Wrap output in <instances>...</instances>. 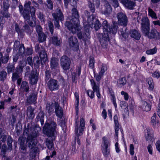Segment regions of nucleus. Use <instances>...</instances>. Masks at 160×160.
<instances>
[{
	"instance_id": "nucleus-45",
	"label": "nucleus",
	"mask_w": 160,
	"mask_h": 160,
	"mask_svg": "<svg viewBox=\"0 0 160 160\" xmlns=\"http://www.w3.org/2000/svg\"><path fill=\"white\" fill-rule=\"evenodd\" d=\"M148 15L151 17L152 18L155 19L157 18L156 13L150 8H148Z\"/></svg>"
},
{
	"instance_id": "nucleus-53",
	"label": "nucleus",
	"mask_w": 160,
	"mask_h": 160,
	"mask_svg": "<svg viewBox=\"0 0 160 160\" xmlns=\"http://www.w3.org/2000/svg\"><path fill=\"white\" fill-rule=\"evenodd\" d=\"M20 74V73L16 71L14 72L12 74V81L14 82L17 79L20 78L19 75V74Z\"/></svg>"
},
{
	"instance_id": "nucleus-43",
	"label": "nucleus",
	"mask_w": 160,
	"mask_h": 160,
	"mask_svg": "<svg viewBox=\"0 0 160 160\" xmlns=\"http://www.w3.org/2000/svg\"><path fill=\"white\" fill-rule=\"evenodd\" d=\"M128 107V104L127 103L124 101L122 102V104H121V107L124 110L125 114H129V112Z\"/></svg>"
},
{
	"instance_id": "nucleus-17",
	"label": "nucleus",
	"mask_w": 160,
	"mask_h": 160,
	"mask_svg": "<svg viewBox=\"0 0 160 160\" xmlns=\"http://www.w3.org/2000/svg\"><path fill=\"white\" fill-rule=\"evenodd\" d=\"M118 25L115 22H113L112 24L108 28V33L115 35L117 32Z\"/></svg>"
},
{
	"instance_id": "nucleus-62",
	"label": "nucleus",
	"mask_w": 160,
	"mask_h": 160,
	"mask_svg": "<svg viewBox=\"0 0 160 160\" xmlns=\"http://www.w3.org/2000/svg\"><path fill=\"white\" fill-rule=\"evenodd\" d=\"M36 9L34 6L31 7L29 10V12H30L32 18H34L35 17V12Z\"/></svg>"
},
{
	"instance_id": "nucleus-37",
	"label": "nucleus",
	"mask_w": 160,
	"mask_h": 160,
	"mask_svg": "<svg viewBox=\"0 0 160 160\" xmlns=\"http://www.w3.org/2000/svg\"><path fill=\"white\" fill-rule=\"evenodd\" d=\"M20 13L21 15L23 16L25 20L24 22L26 21H28L30 19V12L29 10H24Z\"/></svg>"
},
{
	"instance_id": "nucleus-2",
	"label": "nucleus",
	"mask_w": 160,
	"mask_h": 160,
	"mask_svg": "<svg viewBox=\"0 0 160 160\" xmlns=\"http://www.w3.org/2000/svg\"><path fill=\"white\" fill-rule=\"evenodd\" d=\"M103 27V34H100L99 37H101L100 39V42L101 45L104 48L107 47L108 43L110 41V38L108 34V30L110 25L108 24L106 20H104L102 23Z\"/></svg>"
},
{
	"instance_id": "nucleus-10",
	"label": "nucleus",
	"mask_w": 160,
	"mask_h": 160,
	"mask_svg": "<svg viewBox=\"0 0 160 160\" xmlns=\"http://www.w3.org/2000/svg\"><path fill=\"white\" fill-rule=\"evenodd\" d=\"M38 74L36 69H32L29 77L30 83L32 85L36 84L38 81Z\"/></svg>"
},
{
	"instance_id": "nucleus-64",
	"label": "nucleus",
	"mask_w": 160,
	"mask_h": 160,
	"mask_svg": "<svg viewBox=\"0 0 160 160\" xmlns=\"http://www.w3.org/2000/svg\"><path fill=\"white\" fill-rule=\"evenodd\" d=\"M47 3V6L48 8L50 10H52L53 8V3L51 0H46Z\"/></svg>"
},
{
	"instance_id": "nucleus-26",
	"label": "nucleus",
	"mask_w": 160,
	"mask_h": 160,
	"mask_svg": "<svg viewBox=\"0 0 160 160\" xmlns=\"http://www.w3.org/2000/svg\"><path fill=\"white\" fill-rule=\"evenodd\" d=\"M44 113L43 111H41L39 112L37 116L36 121L38 122L40 121L41 124L42 125L44 124Z\"/></svg>"
},
{
	"instance_id": "nucleus-21",
	"label": "nucleus",
	"mask_w": 160,
	"mask_h": 160,
	"mask_svg": "<svg viewBox=\"0 0 160 160\" xmlns=\"http://www.w3.org/2000/svg\"><path fill=\"white\" fill-rule=\"evenodd\" d=\"M104 2L105 9L103 14L106 15H108L112 12V8L108 1L105 0Z\"/></svg>"
},
{
	"instance_id": "nucleus-36",
	"label": "nucleus",
	"mask_w": 160,
	"mask_h": 160,
	"mask_svg": "<svg viewBox=\"0 0 160 160\" xmlns=\"http://www.w3.org/2000/svg\"><path fill=\"white\" fill-rule=\"evenodd\" d=\"M68 41L70 47H72L75 46L78 42V40L76 37L72 36L69 38Z\"/></svg>"
},
{
	"instance_id": "nucleus-63",
	"label": "nucleus",
	"mask_w": 160,
	"mask_h": 160,
	"mask_svg": "<svg viewBox=\"0 0 160 160\" xmlns=\"http://www.w3.org/2000/svg\"><path fill=\"white\" fill-rule=\"evenodd\" d=\"M48 25L49 27L50 31L51 34L53 33L54 27L51 21H49L48 22Z\"/></svg>"
},
{
	"instance_id": "nucleus-3",
	"label": "nucleus",
	"mask_w": 160,
	"mask_h": 160,
	"mask_svg": "<svg viewBox=\"0 0 160 160\" xmlns=\"http://www.w3.org/2000/svg\"><path fill=\"white\" fill-rule=\"evenodd\" d=\"M85 121L83 118H80V124L79 125V122L76 120L75 122V133L76 134V137H75V141L77 142L78 144H80V141L79 137L81 135L83 131L85 125Z\"/></svg>"
},
{
	"instance_id": "nucleus-48",
	"label": "nucleus",
	"mask_w": 160,
	"mask_h": 160,
	"mask_svg": "<svg viewBox=\"0 0 160 160\" xmlns=\"http://www.w3.org/2000/svg\"><path fill=\"white\" fill-rule=\"evenodd\" d=\"M23 28L24 30L29 35H31V33L33 31L32 29H30L29 25L27 24H25L24 26H23Z\"/></svg>"
},
{
	"instance_id": "nucleus-8",
	"label": "nucleus",
	"mask_w": 160,
	"mask_h": 160,
	"mask_svg": "<svg viewBox=\"0 0 160 160\" xmlns=\"http://www.w3.org/2000/svg\"><path fill=\"white\" fill-rule=\"evenodd\" d=\"M141 24L142 32L147 33L148 31H149V21L147 17H144L142 18L141 20Z\"/></svg>"
},
{
	"instance_id": "nucleus-52",
	"label": "nucleus",
	"mask_w": 160,
	"mask_h": 160,
	"mask_svg": "<svg viewBox=\"0 0 160 160\" xmlns=\"http://www.w3.org/2000/svg\"><path fill=\"white\" fill-rule=\"evenodd\" d=\"M12 139L10 136H8L7 139V145L8 146V149L10 150L12 149Z\"/></svg>"
},
{
	"instance_id": "nucleus-5",
	"label": "nucleus",
	"mask_w": 160,
	"mask_h": 160,
	"mask_svg": "<svg viewBox=\"0 0 160 160\" xmlns=\"http://www.w3.org/2000/svg\"><path fill=\"white\" fill-rule=\"evenodd\" d=\"M35 51L38 53L41 60V63L43 65L48 60L47 55L45 50L43 47H39L38 44H37L35 47Z\"/></svg>"
},
{
	"instance_id": "nucleus-19",
	"label": "nucleus",
	"mask_w": 160,
	"mask_h": 160,
	"mask_svg": "<svg viewBox=\"0 0 160 160\" xmlns=\"http://www.w3.org/2000/svg\"><path fill=\"white\" fill-rule=\"evenodd\" d=\"M129 34L131 38L137 40H139L141 37V34L139 31L135 29L131 30Z\"/></svg>"
},
{
	"instance_id": "nucleus-27",
	"label": "nucleus",
	"mask_w": 160,
	"mask_h": 160,
	"mask_svg": "<svg viewBox=\"0 0 160 160\" xmlns=\"http://www.w3.org/2000/svg\"><path fill=\"white\" fill-rule=\"evenodd\" d=\"M75 25L76 26L77 28L75 30L76 31L74 34L76 33H77L78 37L79 39H83L84 38V37L81 31V28L80 27V24H78V25L75 24Z\"/></svg>"
},
{
	"instance_id": "nucleus-57",
	"label": "nucleus",
	"mask_w": 160,
	"mask_h": 160,
	"mask_svg": "<svg viewBox=\"0 0 160 160\" xmlns=\"http://www.w3.org/2000/svg\"><path fill=\"white\" fill-rule=\"evenodd\" d=\"M90 22L91 21H90L89 22L88 24H87L86 25H85L84 26V29L85 31V34L87 36H88L89 34V25H90Z\"/></svg>"
},
{
	"instance_id": "nucleus-35",
	"label": "nucleus",
	"mask_w": 160,
	"mask_h": 160,
	"mask_svg": "<svg viewBox=\"0 0 160 160\" xmlns=\"http://www.w3.org/2000/svg\"><path fill=\"white\" fill-rule=\"evenodd\" d=\"M8 73L9 74L13 72L15 69V64L14 63L8 64L6 67Z\"/></svg>"
},
{
	"instance_id": "nucleus-55",
	"label": "nucleus",
	"mask_w": 160,
	"mask_h": 160,
	"mask_svg": "<svg viewBox=\"0 0 160 160\" xmlns=\"http://www.w3.org/2000/svg\"><path fill=\"white\" fill-rule=\"evenodd\" d=\"M33 21H31L30 19H29L28 20V21H26L24 22L25 23H26L27 22L29 25L32 27H33L34 26L36 25V18H32Z\"/></svg>"
},
{
	"instance_id": "nucleus-14",
	"label": "nucleus",
	"mask_w": 160,
	"mask_h": 160,
	"mask_svg": "<svg viewBox=\"0 0 160 160\" xmlns=\"http://www.w3.org/2000/svg\"><path fill=\"white\" fill-rule=\"evenodd\" d=\"M81 66L79 65V66H77L75 69V72H73L72 73V81L73 82H76L77 80L79 78L80 76L81 73Z\"/></svg>"
},
{
	"instance_id": "nucleus-42",
	"label": "nucleus",
	"mask_w": 160,
	"mask_h": 160,
	"mask_svg": "<svg viewBox=\"0 0 160 160\" xmlns=\"http://www.w3.org/2000/svg\"><path fill=\"white\" fill-rule=\"evenodd\" d=\"M38 41L39 42H42L46 40L47 36L44 32L38 35Z\"/></svg>"
},
{
	"instance_id": "nucleus-29",
	"label": "nucleus",
	"mask_w": 160,
	"mask_h": 160,
	"mask_svg": "<svg viewBox=\"0 0 160 160\" xmlns=\"http://www.w3.org/2000/svg\"><path fill=\"white\" fill-rule=\"evenodd\" d=\"M8 61V55L3 56L1 52H0V67L1 65V63L6 64L7 63Z\"/></svg>"
},
{
	"instance_id": "nucleus-41",
	"label": "nucleus",
	"mask_w": 160,
	"mask_h": 160,
	"mask_svg": "<svg viewBox=\"0 0 160 160\" xmlns=\"http://www.w3.org/2000/svg\"><path fill=\"white\" fill-rule=\"evenodd\" d=\"M7 72L4 70H2L0 72V81L2 82L4 81L7 79Z\"/></svg>"
},
{
	"instance_id": "nucleus-61",
	"label": "nucleus",
	"mask_w": 160,
	"mask_h": 160,
	"mask_svg": "<svg viewBox=\"0 0 160 160\" xmlns=\"http://www.w3.org/2000/svg\"><path fill=\"white\" fill-rule=\"evenodd\" d=\"M94 92L91 90H88L87 91V93L88 96L91 99L93 98L95 96Z\"/></svg>"
},
{
	"instance_id": "nucleus-24",
	"label": "nucleus",
	"mask_w": 160,
	"mask_h": 160,
	"mask_svg": "<svg viewBox=\"0 0 160 160\" xmlns=\"http://www.w3.org/2000/svg\"><path fill=\"white\" fill-rule=\"evenodd\" d=\"M90 82L93 91H94L95 92L100 90V83L98 82L96 83L95 81L93 79L90 80Z\"/></svg>"
},
{
	"instance_id": "nucleus-51",
	"label": "nucleus",
	"mask_w": 160,
	"mask_h": 160,
	"mask_svg": "<svg viewBox=\"0 0 160 160\" xmlns=\"http://www.w3.org/2000/svg\"><path fill=\"white\" fill-rule=\"evenodd\" d=\"M32 129L29 128H25L23 132V134L25 135V134L27 135L28 136L29 135H31L32 134V132L35 130L36 132H38V131L36 129H33V130L32 132H30L31 131Z\"/></svg>"
},
{
	"instance_id": "nucleus-28",
	"label": "nucleus",
	"mask_w": 160,
	"mask_h": 160,
	"mask_svg": "<svg viewBox=\"0 0 160 160\" xmlns=\"http://www.w3.org/2000/svg\"><path fill=\"white\" fill-rule=\"evenodd\" d=\"M6 132L4 128H0V140L3 142H5L7 138V136L5 133Z\"/></svg>"
},
{
	"instance_id": "nucleus-54",
	"label": "nucleus",
	"mask_w": 160,
	"mask_h": 160,
	"mask_svg": "<svg viewBox=\"0 0 160 160\" xmlns=\"http://www.w3.org/2000/svg\"><path fill=\"white\" fill-rule=\"evenodd\" d=\"M15 29L16 32L18 33V35H22L24 32L23 29H21L20 28L18 24H15Z\"/></svg>"
},
{
	"instance_id": "nucleus-31",
	"label": "nucleus",
	"mask_w": 160,
	"mask_h": 160,
	"mask_svg": "<svg viewBox=\"0 0 160 160\" xmlns=\"http://www.w3.org/2000/svg\"><path fill=\"white\" fill-rule=\"evenodd\" d=\"M8 1L3 0L1 6L3 11H8V9L10 7V4Z\"/></svg>"
},
{
	"instance_id": "nucleus-7",
	"label": "nucleus",
	"mask_w": 160,
	"mask_h": 160,
	"mask_svg": "<svg viewBox=\"0 0 160 160\" xmlns=\"http://www.w3.org/2000/svg\"><path fill=\"white\" fill-rule=\"evenodd\" d=\"M71 63V60L67 56H62L60 59V64L62 67L65 70H67L70 68Z\"/></svg>"
},
{
	"instance_id": "nucleus-6",
	"label": "nucleus",
	"mask_w": 160,
	"mask_h": 160,
	"mask_svg": "<svg viewBox=\"0 0 160 160\" xmlns=\"http://www.w3.org/2000/svg\"><path fill=\"white\" fill-rule=\"evenodd\" d=\"M19 53L22 58L24 56L32 55L33 52V48L32 46L27 47L25 49L24 44L22 43L21 45L19 48Z\"/></svg>"
},
{
	"instance_id": "nucleus-12",
	"label": "nucleus",
	"mask_w": 160,
	"mask_h": 160,
	"mask_svg": "<svg viewBox=\"0 0 160 160\" xmlns=\"http://www.w3.org/2000/svg\"><path fill=\"white\" fill-rule=\"evenodd\" d=\"M72 15L71 21L74 24L78 25L80 24L79 18V16L77 10L75 8H73L72 10Z\"/></svg>"
},
{
	"instance_id": "nucleus-44",
	"label": "nucleus",
	"mask_w": 160,
	"mask_h": 160,
	"mask_svg": "<svg viewBox=\"0 0 160 160\" xmlns=\"http://www.w3.org/2000/svg\"><path fill=\"white\" fill-rule=\"evenodd\" d=\"M95 60L93 57L91 56L89 58V67L93 70L95 69L94 68Z\"/></svg>"
},
{
	"instance_id": "nucleus-20",
	"label": "nucleus",
	"mask_w": 160,
	"mask_h": 160,
	"mask_svg": "<svg viewBox=\"0 0 160 160\" xmlns=\"http://www.w3.org/2000/svg\"><path fill=\"white\" fill-rule=\"evenodd\" d=\"M55 109L56 116L60 118H62L63 115V111L58 102L55 103Z\"/></svg>"
},
{
	"instance_id": "nucleus-46",
	"label": "nucleus",
	"mask_w": 160,
	"mask_h": 160,
	"mask_svg": "<svg viewBox=\"0 0 160 160\" xmlns=\"http://www.w3.org/2000/svg\"><path fill=\"white\" fill-rule=\"evenodd\" d=\"M101 150L104 157L107 158L110 155L109 148H102Z\"/></svg>"
},
{
	"instance_id": "nucleus-59",
	"label": "nucleus",
	"mask_w": 160,
	"mask_h": 160,
	"mask_svg": "<svg viewBox=\"0 0 160 160\" xmlns=\"http://www.w3.org/2000/svg\"><path fill=\"white\" fill-rule=\"evenodd\" d=\"M107 69L106 65L105 64H102L101 66V70L99 73L103 75L105 71L107 70Z\"/></svg>"
},
{
	"instance_id": "nucleus-39",
	"label": "nucleus",
	"mask_w": 160,
	"mask_h": 160,
	"mask_svg": "<svg viewBox=\"0 0 160 160\" xmlns=\"http://www.w3.org/2000/svg\"><path fill=\"white\" fill-rule=\"evenodd\" d=\"M142 109L148 112L151 109V106L148 103L146 102L145 101H143L142 102Z\"/></svg>"
},
{
	"instance_id": "nucleus-13",
	"label": "nucleus",
	"mask_w": 160,
	"mask_h": 160,
	"mask_svg": "<svg viewBox=\"0 0 160 160\" xmlns=\"http://www.w3.org/2000/svg\"><path fill=\"white\" fill-rule=\"evenodd\" d=\"M148 31L147 33L143 32L145 34V35L147 36L150 39H155L159 38L160 37V34L156 29L153 28L150 30V32Z\"/></svg>"
},
{
	"instance_id": "nucleus-30",
	"label": "nucleus",
	"mask_w": 160,
	"mask_h": 160,
	"mask_svg": "<svg viewBox=\"0 0 160 160\" xmlns=\"http://www.w3.org/2000/svg\"><path fill=\"white\" fill-rule=\"evenodd\" d=\"M20 88L22 91L26 92H28L29 87L28 83L25 81L22 82Z\"/></svg>"
},
{
	"instance_id": "nucleus-4",
	"label": "nucleus",
	"mask_w": 160,
	"mask_h": 160,
	"mask_svg": "<svg viewBox=\"0 0 160 160\" xmlns=\"http://www.w3.org/2000/svg\"><path fill=\"white\" fill-rule=\"evenodd\" d=\"M38 135V132L34 130L31 135L27 136L26 141V144L27 146L30 149L38 148L36 147L37 144L36 140V137Z\"/></svg>"
},
{
	"instance_id": "nucleus-50",
	"label": "nucleus",
	"mask_w": 160,
	"mask_h": 160,
	"mask_svg": "<svg viewBox=\"0 0 160 160\" xmlns=\"http://www.w3.org/2000/svg\"><path fill=\"white\" fill-rule=\"evenodd\" d=\"M93 73L94 77L95 78L96 80L97 81V82H98L100 83V81L101 80L102 77L103 76V75L101 74L99 72L98 74L96 75L95 72V69H93Z\"/></svg>"
},
{
	"instance_id": "nucleus-15",
	"label": "nucleus",
	"mask_w": 160,
	"mask_h": 160,
	"mask_svg": "<svg viewBox=\"0 0 160 160\" xmlns=\"http://www.w3.org/2000/svg\"><path fill=\"white\" fill-rule=\"evenodd\" d=\"M52 16L54 19L60 20L61 21L64 20V16L61 10L59 8H57L55 12L52 13Z\"/></svg>"
},
{
	"instance_id": "nucleus-1",
	"label": "nucleus",
	"mask_w": 160,
	"mask_h": 160,
	"mask_svg": "<svg viewBox=\"0 0 160 160\" xmlns=\"http://www.w3.org/2000/svg\"><path fill=\"white\" fill-rule=\"evenodd\" d=\"M56 123L53 121L49 123H45L43 129V133L48 137L51 138L46 139V145L49 149H52L53 146V141L55 140L56 135L55 134Z\"/></svg>"
},
{
	"instance_id": "nucleus-49",
	"label": "nucleus",
	"mask_w": 160,
	"mask_h": 160,
	"mask_svg": "<svg viewBox=\"0 0 160 160\" xmlns=\"http://www.w3.org/2000/svg\"><path fill=\"white\" fill-rule=\"evenodd\" d=\"M37 15L41 22H42L43 23H44L45 19V15L43 13L41 12H39L37 13Z\"/></svg>"
},
{
	"instance_id": "nucleus-9",
	"label": "nucleus",
	"mask_w": 160,
	"mask_h": 160,
	"mask_svg": "<svg viewBox=\"0 0 160 160\" xmlns=\"http://www.w3.org/2000/svg\"><path fill=\"white\" fill-rule=\"evenodd\" d=\"M118 24L123 26H126L128 23V19L126 15L122 12L117 14Z\"/></svg>"
},
{
	"instance_id": "nucleus-16",
	"label": "nucleus",
	"mask_w": 160,
	"mask_h": 160,
	"mask_svg": "<svg viewBox=\"0 0 160 160\" xmlns=\"http://www.w3.org/2000/svg\"><path fill=\"white\" fill-rule=\"evenodd\" d=\"M121 2L127 8L132 10L136 6L135 2L130 0H121Z\"/></svg>"
},
{
	"instance_id": "nucleus-22",
	"label": "nucleus",
	"mask_w": 160,
	"mask_h": 160,
	"mask_svg": "<svg viewBox=\"0 0 160 160\" xmlns=\"http://www.w3.org/2000/svg\"><path fill=\"white\" fill-rule=\"evenodd\" d=\"M37 94L36 92H32V93L27 98V102L29 104L34 103L37 99Z\"/></svg>"
},
{
	"instance_id": "nucleus-60",
	"label": "nucleus",
	"mask_w": 160,
	"mask_h": 160,
	"mask_svg": "<svg viewBox=\"0 0 160 160\" xmlns=\"http://www.w3.org/2000/svg\"><path fill=\"white\" fill-rule=\"evenodd\" d=\"M156 114L154 113L153 115L151 118V122L152 124L154 126L156 124V122L158 123V122L156 121Z\"/></svg>"
},
{
	"instance_id": "nucleus-47",
	"label": "nucleus",
	"mask_w": 160,
	"mask_h": 160,
	"mask_svg": "<svg viewBox=\"0 0 160 160\" xmlns=\"http://www.w3.org/2000/svg\"><path fill=\"white\" fill-rule=\"evenodd\" d=\"M21 44H20V42L18 41H15L14 43V45L13 47V49L14 51H17L18 50L19 48H20Z\"/></svg>"
},
{
	"instance_id": "nucleus-56",
	"label": "nucleus",
	"mask_w": 160,
	"mask_h": 160,
	"mask_svg": "<svg viewBox=\"0 0 160 160\" xmlns=\"http://www.w3.org/2000/svg\"><path fill=\"white\" fill-rule=\"evenodd\" d=\"M149 85L148 89L150 91H152L154 88V84L151 78L149 79L148 81Z\"/></svg>"
},
{
	"instance_id": "nucleus-25",
	"label": "nucleus",
	"mask_w": 160,
	"mask_h": 160,
	"mask_svg": "<svg viewBox=\"0 0 160 160\" xmlns=\"http://www.w3.org/2000/svg\"><path fill=\"white\" fill-rule=\"evenodd\" d=\"M34 109L31 106L28 107L27 108V115L30 119H32L35 116V114L33 113Z\"/></svg>"
},
{
	"instance_id": "nucleus-11",
	"label": "nucleus",
	"mask_w": 160,
	"mask_h": 160,
	"mask_svg": "<svg viewBox=\"0 0 160 160\" xmlns=\"http://www.w3.org/2000/svg\"><path fill=\"white\" fill-rule=\"evenodd\" d=\"M47 86L51 91H56L59 88L58 81L53 79H50L47 82Z\"/></svg>"
},
{
	"instance_id": "nucleus-38",
	"label": "nucleus",
	"mask_w": 160,
	"mask_h": 160,
	"mask_svg": "<svg viewBox=\"0 0 160 160\" xmlns=\"http://www.w3.org/2000/svg\"><path fill=\"white\" fill-rule=\"evenodd\" d=\"M54 106L52 103L48 102L46 105V109L48 112L51 114L54 110Z\"/></svg>"
},
{
	"instance_id": "nucleus-23",
	"label": "nucleus",
	"mask_w": 160,
	"mask_h": 160,
	"mask_svg": "<svg viewBox=\"0 0 160 160\" xmlns=\"http://www.w3.org/2000/svg\"><path fill=\"white\" fill-rule=\"evenodd\" d=\"M110 146V142L108 138L103 137L102 138V142L101 144L102 148H109V147Z\"/></svg>"
},
{
	"instance_id": "nucleus-58",
	"label": "nucleus",
	"mask_w": 160,
	"mask_h": 160,
	"mask_svg": "<svg viewBox=\"0 0 160 160\" xmlns=\"http://www.w3.org/2000/svg\"><path fill=\"white\" fill-rule=\"evenodd\" d=\"M157 52V48L156 47L147 50L146 51V53L148 55L153 54Z\"/></svg>"
},
{
	"instance_id": "nucleus-32",
	"label": "nucleus",
	"mask_w": 160,
	"mask_h": 160,
	"mask_svg": "<svg viewBox=\"0 0 160 160\" xmlns=\"http://www.w3.org/2000/svg\"><path fill=\"white\" fill-rule=\"evenodd\" d=\"M58 66V63L57 59L55 58H52L51 60L50 68L52 69H56Z\"/></svg>"
},
{
	"instance_id": "nucleus-34",
	"label": "nucleus",
	"mask_w": 160,
	"mask_h": 160,
	"mask_svg": "<svg viewBox=\"0 0 160 160\" xmlns=\"http://www.w3.org/2000/svg\"><path fill=\"white\" fill-rule=\"evenodd\" d=\"M126 26H123L120 28L119 30V33L125 39H126L128 36V32L127 31Z\"/></svg>"
},
{
	"instance_id": "nucleus-40",
	"label": "nucleus",
	"mask_w": 160,
	"mask_h": 160,
	"mask_svg": "<svg viewBox=\"0 0 160 160\" xmlns=\"http://www.w3.org/2000/svg\"><path fill=\"white\" fill-rule=\"evenodd\" d=\"M51 40L52 43L54 45L58 46L61 44L60 39L57 36H53L52 37Z\"/></svg>"
},
{
	"instance_id": "nucleus-33",
	"label": "nucleus",
	"mask_w": 160,
	"mask_h": 160,
	"mask_svg": "<svg viewBox=\"0 0 160 160\" xmlns=\"http://www.w3.org/2000/svg\"><path fill=\"white\" fill-rule=\"evenodd\" d=\"M38 150V148L30 149L29 155L31 159L34 158L36 156Z\"/></svg>"
},
{
	"instance_id": "nucleus-18",
	"label": "nucleus",
	"mask_w": 160,
	"mask_h": 160,
	"mask_svg": "<svg viewBox=\"0 0 160 160\" xmlns=\"http://www.w3.org/2000/svg\"><path fill=\"white\" fill-rule=\"evenodd\" d=\"M65 25L72 33L74 34L77 28L75 25L71 22V20L70 21L66 22L65 23Z\"/></svg>"
}]
</instances>
